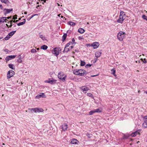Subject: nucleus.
Instances as JSON below:
<instances>
[{"instance_id":"nucleus-1","label":"nucleus","mask_w":147,"mask_h":147,"mask_svg":"<svg viewBox=\"0 0 147 147\" xmlns=\"http://www.w3.org/2000/svg\"><path fill=\"white\" fill-rule=\"evenodd\" d=\"M74 73L75 75L81 76H84L85 74H86L87 73L85 71L82 69L78 70H75L74 71Z\"/></svg>"},{"instance_id":"nucleus-2","label":"nucleus","mask_w":147,"mask_h":147,"mask_svg":"<svg viewBox=\"0 0 147 147\" xmlns=\"http://www.w3.org/2000/svg\"><path fill=\"white\" fill-rule=\"evenodd\" d=\"M126 16L123 11H121L120 13L119 19L117 20V22L122 23L123 21L126 18Z\"/></svg>"},{"instance_id":"nucleus-3","label":"nucleus","mask_w":147,"mask_h":147,"mask_svg":"<svg viewBox=\"0 0 147 147\" xmlns=\"http://www.w3.org/2000/svg\"><path fill=\"white\" fill-rule=\"evenodd\" d=\"M58 77L60 80L64 82L67 78V76L63 72L60 71L58 74Z\"/></svg>"},{"instance_id":"nucleus-4","label":"nucleus","mask_w":147,"mask_h":147,"mask_svg":"<svg viewBox=\"0 0 147 147\" xmlns=\"http://www.w3.org/2000/svg\"><path fill=\"white\" fill-rule=\"evenodd\" d=\"M125 33L123 32H120L118 34L117 37L118 40L120 41H122L125 37Z\"/></svg>"},{"instance_id":"nucleus-5","label":"nucleus","mask_w":147,"mask_h":147,"mask_svg":"<svg viewBox=\"0 0 147 147\" xmlns=\"http://www.w3.org/2000/svg\"><path fill=\"white\" fill-rule=\"evenodd\" d=\"M59 48L56 47L52 50V53L54 54L56 56H57L59 54Z\"/></svg>"},{"instance_id":"nucleus-6","label":"nucleus","mask_w":147,"mask_h":147,"mask_svg":"<svg viewBox=\"0 0 147 147\" xmlns=\"http://www.w3.org/2000/svg\"><path fill=\"white\" fill-rule=\"evenodd\" d=\"M16 31H14L10 32L8 35L5 38V39L6 40H9L15 33Z\"/></svg>"},{"instance_id":"nucleus-7","label":"nucleus","mask_w":147,"mask_h":147,"mask_svg":"<svg viewBox=\"0 0 147 147\" xmlns=\"http://www.w3.org/2000/svg\"><path fill=\"white\" fill-rule=\"evenodd\" d=\"M14 72L12 70H10L8 71L7 74V78L9 79L13 76L14 74Z\"/></svg>"},{"instance_id":"nucleus-8","label":"nucleus","mask_w":147,"mask_h":147,"mask_svg":"<svg viewBox=\"0 0 147 147\" xmlns=\"http://www.w3.org/2000/svg\"><path fill=\"white\" fill-rule=\"evenodd\" d=\"M141 131V129H138L135 132L132 133L130 135V136L132 137H134L137 134L140 135V132Z\"/></svg>"},{"instance_id":"nucleus-9","label":"nucleus","mask_w":147,"mask_h":147,"mask_svg":"<svg viewBox=\"0 0 147 147\" xmlns=\"http://www.w3.org/2000/svg\"><path fill=\"white\" fill-rule=\"evenodd\" d=\"M46 97V96L44 93H41L36 95L35 96V98L36 99H38L41 97L45 98Z\"/></svg>"},{"instance_id":"nucleus-10","label":"nucleus","mask_w":147,"mask_h":147,"mask_svg":"<svg viewBox=\"0 0 147 147\" xmlns=\"http://www.w3.org/2000/svg\"><path fill=\"white\" fill-rule=\"evenodd\" d=\"M80 88L83 91V92H84V91H85V93L86 92V91L89 90L88 88L86 86L80 87Z\"/></svg>"},{"instance_id":"nucleus-11","label":"nucleus","mask_w":147,"mask_h":147,"mask_svg":"<svg viewBox=\"0 0 147 147\" xmlns=\"http://www.w3.org/2000/svg\"><path fill=\"white\" fill-rule=\"evenodd\" d=\"M16 57V55H10L7 56L5 58V60L7 61L13 59L14 58Z\"/></svg>"},{"instance_id":"nucleus-12","label":"nucleus","mask_w":147,"mask_h":147,"mask_svg":"<svg viewBox=\"0 0 147 147\" xmlns=\"http://www.w3.org/2000/svg\"><path fill=\"white\" fill-rule=\"evenodd\" d=\"M99 45V43L97 42H94L91 45V46L93 47L94 49L97 48Z\"/></svg>"},{"instance_id":"nucleus-13","label":"nucleus","mask_w":147,"mask_h":147,"mask_svg":"<svg viewBox=\"0 0 147 147\" xmlns=\"http://www.w3.org/2000/svg\"><path fill=\"white\" fill-rule=\"evenodd\" d=\"M62 129V130L64 131L67 130L68 127V125L66 123H64L61 125Z\"/></svg>"},{"instance_id":"nucleus-14","label":"nucleus","mask_w":147,"mask_h":147,"mask_svg":"<svg viewBox=\"0 0 147 147\" xmlns=\"http://www.w3.org/2000/svg\"><path fill=\"white\" fill-rule=\"evenodd\" d=\"M101 53H102V52H101V51H96L95 53V56L97 58L101 56Z\"/></svg>"},{"instance_id":"nucleus-15","label":"nucleus","mask_w":147,"mask_h":147,"mask_svg":"<svg viewBox=\"0 0 147 147\" xmlns=\"http://www.w3.org/2000/svg\"><path fill=\"white\" fill-rule=\"evenodd\" d=\"M35 110V113L42 112L44 111L43 109L40 108H36Z\"/></svg>"},{"instance_id":"nucleus-16","label":"nucleus","mask_w":147,"mask_h":147,"mask_svg":"<svg viewBox=\"0 0 147 147\" xmlns=\"http://www.w3.org/2000/svg\"><path fill=\"white\" fill-rule=\"evenodd\" d=\"M56 81L55 80H50V79H49L48 80H46L45 82L50 83L51 84H53L54 83H55Z\"/></svg>"},{"instance_id":"nucleus-17","label":"nucleus","mask_w":147,"mask_h":147,"mask_svg":"<svg viewBox=\"0 0 147 147\" xmlns=\"http://www.w3.org/2000/svg\"><path fill=\"white\" fill-rule=\"evenodd\" d=\"M12 11V9H4L3 11L4 12L5 14H6L9 13L11 11Z\"/></svg>"},{"instance_id":"nucleus-18","label":"nucleus","mask_w":147,"mask_h":147,"mask_svg":"<svg viewBox=\"0 0 147 147\" xmlns=\"http://www.w3.org/2000/svg\"><path fill=\"white\" fill-rule=\"evenodd\" d=\"M79 142V141L75 139H72L71 142V143L73 144H78Z\"/></svg>"},{"instance_id":"nucleus-19","label":"nucleus","mask_w":147,"mask_h":147,"mask_svg":"<svg viewBox=\"0 0 147 147\" xmlns=\"http://www.w3.org/2000/svg\"><path fill=\"white\" fill-rule=\"evenodd\" d=\"M78 31L81 34H83L85 30L82 28H80L78 29Z\"/></svg>"},{"instance_id":"nucleus-20","label":"nucleus","mask_w":147,"mask_h":147,"mask_svg":"<svg viewBox=\"0 0 147 147\" xmlns=\"http://www.w3.org/2000/svg\"><path fill=\"white\" fill-rule=\"evenodd\" d=\"M26 22V19H23V22H21L19 23H18L17 24V25L18 26H20L24 24H25Z\"/></svg>"},{"instance_id":"nucleus-21","label":"nucleus","mask_w":147,"mask_h":147,"mask_svg":"<svg viewBox=\"0 0 147 147\" xmlns=\"http://www.w3.org/2000/svg\"><path fill=\"white\" fill-rule=\"evenodd\" d=\"M13 20H11L9 22H8V23H10V25L9 26L7 24H6V25L7 27H10L11 28L12 26V24Z\"/></svg>"},{"instance_id":"nucleus-22","label":"nucleus","mask_w":147,"mask_h":147,"mask_svg":"<svg viewBox=\"0 0 147 147\" xmlns=\"http://www.w3.org/2000/svg\"><path fill=\"white\" fill-rule=\"evenodd\" d=\"M69 47H65L63 51L64 53H67V52L69 51Z\"/></svg>"},{"instance_id":"nucleus-23","label":"nucleus","mask_w":147,"mask_h":147,"mask_svg":"<svg viewBox=\"0 0 147 147\" xmlns=\"http://www.w3.org/2000/svg\"><path fill=\"white\" fill-rule=\"evenodd\" d=\"M95 113H101L102 111L101 109L100 108H98L96 109H94Z\"/></svg>"},{"instance_id":"nucleus-24","label":"nucleus","mask_w":147,"mask_h":147,"mask_svg":"<svg viewBox=\"0 0 147 147\" xmlns=\"http://www.w3.org/2000/svg\"><path fill=\"white\" fill-rule=\"evenodd\" d=\"M68 24L71 26H74L76 25V24L71 21H69L68 23Z\"/></svg>"},{"instance_id":"nucleus-25","label":"nucleus","mask_w":147,"mask_h":147,"mask_svg":"<svg viewBox=\"0 0 147 147\" xmlns=\"http://www.w3.org/2000/svg\"><path fill=\"white\" fill-rule=\"evenodd\" d=\"M47 48L48 47L45 45H44L43 46H42L41 47V49L43 50H46L47 49Z\"/></svg>"},{"instance_id":"nucleus-26","label":"nucleus","mask_w":147,"mask_h":147,"mask_svg":"<svg viewBox=\"0 0 147 147\" xmlns=\"http://www.w3.org/2000/svg\"><path fill=\"white\" fill-rule=\"evenodd\" d=\"M37 14H35L32 15L30 17H28L27 18V20L28 21H29L34 16H37Z\"/></svg>"},{"instance_id":"nucleus-27","label":"nucleus","mask_w":147,"mask_h":147,"mask_svg":"<svg viewBox=\"0 0 147 147\" xmlns=\"http://www.w3.org/2000/svg\"><path fill=\"white\" fill-rule=\"evenodd\" d=\"M111 74H112L114 76H116V75L115 74V70L114 69H112L111 70Z\"/></svg>"},{"instance_id":"nucleus-28","label":"nucleus","mask_w":147,"mask_h":147,"mask_svg":"<svg viewBox=\"0 0 147 147\" xmlns=\"http://www.w3.org/2000/svg\"><path fill=\"white\" fill-rule=\"evenodd\" d=\"M81 63H80V65L81 66H84L86 64V63L84 61H82L81 60H80Z\"/></svg>"},{"instance_id":"nucleus-29","label":"nucleus","mask_w":147,"mask_h":147,"mask_svg":"<svg viewBox=\"0 0 147 147\" xmlns=\"http://www.w3.org/2000/svg\"><path fill=\"white\" fill-rule=\"evenodd\" d=\"M144 121V123H143V126L144 128H146L147 127V122Z\"/></svg>"},{"instance_id":"nucleus-30","label":"nucleus","mask_w":147,"mask_h":147,"mask_svg":"<svg viewBox=\"0 0 147 147\" xmlns=\"http://www.w3.org/2000/svg\"><path fill=\"white\" fill-rule=\"evenodd\" d=\"M40 37L43 40H45L46 39L44 36L40 34L39 35Z\"/></svg>"},{"instance_id":"nucleus-31","label":"nucleus","mask_w":147,"mask_h":147,"mask_svg":"<svg viewBox=\"0 0 147 147\" xmlns=\"http://www.w3.org/2000/svg\"><path fill=\"white\" fill-rule=\"evenodd\" d=\"M67 36V34H65L63 35V37H62V38L63 39V40L64 41V40H65L66 37Z\"/></svg>"},{"instance_id":"nucleus-32","label":"nucleus","mask_w":147,"mask_h":147,"mask_svg":"<svg viewBox=\"0 0 147 147\" xmlns=\"http://www.w3.org/2000/svg\"><path fill=\"white\" fill-rule=\"evenodd\" d=\"M3 3H4L6 4L9 1L8 0H0Z\"/></svg>"},{"instance_id":"nucleus-33","label":"nucleus","mask_w":147,"mask_h":147,"mask_svg":"<svg viewBox=\"0 0 147 147\" xmlns=\"http://www.w3.org/2000/svg\"><path fill=\"white\" fill-rule=\"evenodd\" d=\"M95 113V111L94 110H93L91 111L89 113V114L91 115H92Z\"/></svg>"},{"instance_id":"nucleus-34","label":"nucleus","mask_w":147,"mask_h":147,"mask_svg":"<svg viewBox=\"0 0 147 147\" xmlns=\"http://www.w3.org/2000/svg\"><path fill=\"white\" fill-rule=\"evenodd\" d=\"M19 56H20V57L19 58L18 60L17 61L19 63H21L22 61V60L21 58V57L20 55Z\"/></svg>"},{"instance_id":"nucleus-35","label":"nucleus","mask_w":147,"mask_h":147,"mask_svg":"<svg viewBox=\"0 0 147 147\" xmlns=\"http://www.w3.org/2000/svg\"><path fill=\"white\" fill-rule=\"evenodd\" d=\"M9 67L11 68L12 69H13V65L12 64H9Z\"/></svg>"},{"instance_id":"nucleus-36","label":"nucleus","mask_w":147,"mask_h":147,"mask_svg":"<svg viewBox=\"0 0 147 147\" xmlns=\"http://www.w3.org/2000/svg\"><path fill=\"white\" fill-rule=\"evenodd\" d=\"M87 95L89 97H93V95L92 94L90 93H87Z\"/></svg>"},{"instance_id":"nucleus-37","label":"nucleus","mask_w":147,"mask_h":147,"mask_svg":"<svg viewBox=\"0 0 147 147\" xmlns=\"http://www.w3.org/2000/svg\"><path fill=\"white\" fill-rule=\"evenodd\" d=\"M129 136V135H124L123 136V139H127L128 138Z\"/></svg>"},{"instance_id":"nucleus-38","label":"nucleus","mask_w":147,"mask_h":147,"mask_svg":"<svg viewBox=\"0 0 147 147\" xmlns=\"http://www.w3.org/2000/svg\"><path fill=\"white\" fill-rule=\"evenodd\" d=\"M36 50L34 49H32L31 50V52L32 53H36Z\"/></svg>"},{"instance_id":"nucleus-39","label":"nucleus","mask_w":147,"mask_h":147,"mask_svg":"<svg viewBox=\"0 0 147 147\" xmlns=\"http://www.w3.org/2000/svg\"><path fill=\"white\" fill-rule=\"evenodd\" d=\"M142 18L144 20H146L147 21V17L145 15H143L142 16Z\"/></svg>"},{"instance_id":"nucleus-40","label":"nucleus","mask_w":147,"mask_h":147,"mask_svg":"<svg viewBox=\"0 0 147 147\" xmlns=\"http://www.w3.org/2000/svg\"><path fill=\"white\" fill-rule=\"evenodd\" d=\"M144 121L147 122V116H145L144 118Z\"/></svg>"},{"instance_id":"nucleus-41","label":"nucleus","mask_w":147,"mask_h":147,"mask_svg":"<svg viewBox=\"0 0 147 147\" xmlns=\"http://www.w3.org/2000/svg\"><path fill=\"white\" fill-rule=\"evenodd\" d=\"M86 136L88 137L89 138H91L92 136V135L89 134H87L86 135Z\"/></svg>"},{"instance_id":"nucleus-42","label":"nucleus","mask_w":147,"mask_h":147,"mask_svg":"<svg viewBox=\"0 0 147 147\" xmlns=\"http://www.w3.org/2000/svg\"><path fill=\"white\" fill-rule=\"evenodd\" d=\"M17 15H15L13 16V19H14V20L16 19H17Z\"/></svg>"},{"instance_id":"nucleus-43","label":"nucleus","mask_w":147,"mask_h":147,"mask_svg":"<svg viewBox=\"0 0 147 147\" xmlns=\"http://www.w3.org/2000/svg\"><path fill=\"white\" fill-rule=\"evenodd\" d=\"M91 65L90 64H88L86 65L85 67L86 68H88L91 66Z\"/></svg>"},{"instance_id":"nucleus-44","label":"nucleus","mask_w":147,"mask_h":147,"mask_svg":"<svg viewBox=\"0 0 147 147\" xmlns=\"http://www.w3.org/2000/svg\"><path fill=\"white\" fill-rule=\"evenodd\" d=\"M35 109H36V108H32L30 109H29V110H33L34 112L35 113V111H36Z\"/></svg>"},{"instance_id":"nucleus-45","label":"nucleus","mask_w":147,"mask_h":147,"mask_svg":"<svg viewBox=\"0 0 147 147\" xmlns=\"http://www.w3.org/2000/svg\"><path fill=\"white\" fill-rule=\"evenodd\" d=\"M78 39L80 40H82V39H84L83 37L82 36H79L78 37Z\"/></svg>"},{"instance_id":"nucleus-46","label":"nucleus","mask_w":147,"mask_h":147,"mask_svg":"<svg viewBox=\"0 0 147 147\" xmlns=\"http://www.w3.org/2000/svg\"><path fill=\"white\" fill-rule=\"evenodd\" d=\"M70 44L69 43H67V44H66V45L65 46V47H69V45H70Z\"/></svg>"},{"instance_id":"nucleus-47","label":"nucleus","mask_w":147,"mask_h":147,"mask_svg":"<svg viewBox=\"0 0 147 147\" xmlns=\"http://www.w3.org/2000/svg\"><path fill=\"white\" fill-rule=\"evenodd\" d=\"M4 51L5 52H8V50L7 49H5L4 50Z\"/></svg>"},{"instance_id":"nucleus-48","label":"nucleus","mask_w":147,"mask_h":147,"mask_svg":"<svg viewBox=\"0 0 147 147\" xmlns=\"http://www.w3.org/2000/svg\"><path fill=\"white\" fill-rule=\"evenodd\" d=\"M11 18V16L8 17H6V20H7V19H9Z\"/></svg>"},{"instance_id":"nucleus-49","label":"nucleus","mask_w":147,"mask_h":147,"mask_svg":"<svg viewBox=\"0 0 147 147\" xmlns=\"http://www.w3.org/2000/svg\"><path fill=\"white\" fill-rule=\"evenodd\" d=\"M18 21V20H13V22H17Z\"/></svg>"},{"instance_id":"nucleus-50","label":"nucleus","mask_w":147,"mask_h":147,"mask_svg":"<svg viewBox=\"0 0 147 147\" xmlns=\"http://www.w3.org/2000/svg\"><path fill=\"white\" fill-rule=\"evenodd\" d=\"M72 40L73 42H74L75 41V39L74 38L72 39Z\"/></svg>"},{"instance_id":"nucleus-51","label":"nucleus","mask_w":147,"mask_h":147,"mask_svg":"<svg viewBox=\"0 0 147 147\" xmlns=\"http://www.w3.org/2000/svg\"><path fill=\"white\" fill-rule=\"evenodd\" d=\"M5 22L6 23L7 22L8 23V22H9L10 21H9L8 20H7L6 21H5Z\"/></svg>"},{"instance_id":"nucleus-52","label":"nucleus","mask_w":147,"mask_h":147,"mask_svg":"<svg viewBox=\"0 0 147 147\" xmlns=\"http://www.w3.org/2000/svg\"><path fill=\"white\" fill-rule=\"evenodd\" d=\"M98 76V75H92V76H91V77H95V76Z\"/></svg>"},{"instance_id":"nucleus-53","label":"nucleus","mask_w":147,"mask_h":147,"mask_svg":"<svg viewBox=\"0 0 147 147\" xmlns=\"http://www.w3.org/2000/svg\"><path fill=\"white\" fill-rule=\"evenodd\" d=\"M69 47V48H70L71 49L72 48H73V46H71L70 47Z\"/></svg>"},{"instance_id":"nucleus-54","label":"nucleus","mask_w":147,"mask_h":147,"mask_svg":"<svg viewBox=\"0 0 147 147\" xmlns=\"http://www.w3.org/2000/svg\"><path fill=\"white\" fill-rule=\"evenodd\" d=\"M61 18H63V19H64L65 18L63 16H61Z\"/></svg>"},{"instance_id":"nucleus-55","label":"nucleus","mask_w":147,"mask_h":147,"mask_svg":"<svg viewBox=\"0 0 147 147\" xmlns=\"http://www.w3.org/2000/svg\"><path fill=\"white\" fill-rule=\"evenodd\" d=\"M0 7L1 8V9L2 8V6L0 4Z\"/></svg>"},{"instance_id":"nucleus-56","label":"nucleus","mask_w":147,"mask_h":147,"mask_svg":"<svg viewBox=\"0 0 147 147\" xmlns=\"http://www.w3.org/2000/svg\"><path fill=\"white\" fill-rule=\"evenodd\" d=\"M144 93H146L147 94V91H145L144 92Z\"/></svg>"},{"instance_id":"nucleus-57","label":"nucleus","mask_w":147,"mask_h":147,"mask_svg":"<svg viewBox=\"0 0 147 147\" xmlns=\"http://www.w3.org/2000/svg\"><path fill=\"white\" fill-rule=\"evenodd\" d=\"M24 13L25 14H27V12H24Z\"/></svg>"},{"instance_id":"nucleus-58","label":"nucleus","mask_w":147,"mask_h":147,"mask_svg":"<svg viewBox=\"0 0 147 147\" xmlns=\"http://www.w3.org/2000/svg\"><path fill=\"white\" fill-rule=\"evenodd\" d=\"M61 15V14H59L58 15V16H59V17H60V15Z\"/></svg>"},{"instance_id":"nucleus-59","label":"nucleus","mask_w":147,"mask_h":147,"mask_svg":"<svg viewBox=\"0 0 147 147\" xmlns=\"http://www.w3.org/2000/svg\"><path fill=\"white\" fill-rule=\"evenodd\" d=\"M39 6V5H38V6L36 7V8H38V7Z\"/></svg>"},{"instance_id":"nucleus-60","label":"nucleus","mask_w":147,"mask_h":147,"mask_svg":"<svg viewBox=\"0 0 147 147\" xmlns=\"http://www.w3.org/2000/svg\"><path fill=\"white\" fill-rule=\"evenodd\" d=\"M125 66L124 65H123V67H125Z\"/></svg>"},{"instance_id":"nucleus-61","label":"nucleus","mask_w":147,"mask_h":147,"mask_svg":"<svg viewBox=\"0 0 147 147\" xmlns=\"http://www.w3.org/2000/svg\"><path fill=\"white\" fill-rule=\"evenodd\" d=\"M87 24H89V23L88 22H87Z\"/></svg>"},{"instance_id":"nucleus-62","label":"nucleus","mask_w":147,"mask_h":147,"mask_svg":"<svg viewBox=\"0 0 147 147\" xmlns=\"http://www.w3.org/2000/svg\"><path fill=\"white\" fill-rule=\"evenodd\" d=\"M3 145H5V144H4V143H3Z\"/></svg>"},{"instance_id":"nucleus-63","label":"nucleus","mask_w":147,"mask_h":147,"mask_svg":"<svg viewBox=\"0 0 147 147\" xmlns=\"http://www.w3.org/2000/svg\"><path fill=\"white\" fill-rule=\"evenodd\" d=\"M38 49H39V48H38V49H37V50H38Z\"/></svg>"},{"instance_id":"nucleus-64","label":"nucleus","mask_w":147,"mask_h":147,"mask_svg":"<svg viewBox=\"0 0 147 147\" xmlns=\"http://www.w3.org/2000/svg\"><path fill=\"white\" fill-rule=\"evenodd\" d=\"M0 59H1V58L0 57Z\"/></svg>"}]
</instances>
